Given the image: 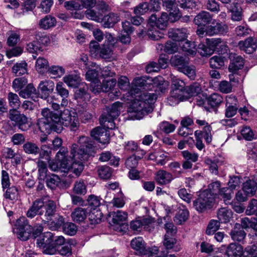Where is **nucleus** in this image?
Here are the masks:
<instances>
[{"label": "nucleus", "mask_w": 257, "mask_h": 257, "mask_svg": "<svg viewBox=\"0 0 257 257\" xmlns=\"http://www.w3.org/2000/svg\"><path fill=\"white\" fill-rule=\"evenodd\" d=\"M51 152V148L49 145H42L40 148L39 152V158L38 160H42V159H45L48 160L50 158V154Z\"/></svg>", "instance_id": "obj_62"}, {"label": "nucleus", "mask_w": 257, "mask_h": 257, "mask_svg": "<svg viewBox=\"0 0 257 257\" xmlns=\"http://www.w3.org/2000/svg\"><path fill=\"white\" fill-rule=\"evenodd\" d=\"M187 31L185 28L172 29L168 32V36L177 42H182L185 40L187 37Z\"/></svg>", "instance_id": "obj_25"}, {"label": "nucleus", "mask_w": 257, "mask_h": 257, "mask_svg": "<svg viewBox=\"0 0 257 257\" xmlns=\"http://www.w3.org/2000/svg\"><path fill=\"white\" fill-rule=\"evenodd\" d=\"M8 118L14 126H17L22 131L28 130V117L16 108L10 109L7 115Z\"/></svg>", "instance_id": "obj_7"}, {"label": "nucleus", "mask_w": 257, "mask_h": 257, "mask_svg": "<svg viewBox=\"0 0 257 257\" xmlns=\"http://www.w3.org/2000/svg\"><path fill=\"white\" fill-rule=\"evenodd\" d=\"M55 87L54 82L50 80H44L40 81L38 86V93L40 92L41 97L46 99L50 94L54 90Z\"/></svg>", "instance_id": "obj_15"}, {"label": "nucleus", "mask_w": 257, "mask_h": 257, "mask_svg": "<svg viewBox=\"0 0 257 257\" xmlns=\"http://www.w3.org/2000/svg\"><path fill=\"white\" fill-rule=\"evenodd\" d=\"M56 90L58 94L62 98L61 106H67L68 104L67 98L69 96V91L65 88L63 82H59L57 83Z\"/></svg>", "instance_id": "obj_29"}, {"label": "nucleus", "mask_w": 257, "mask_h": 257, "mask_svg": "<svg viewBox=\"0 0 257 257\" xmlns=\"http://www.w3.org/2000/svg\"><path fill=\"white\" fill-rule=\"evenodd\" d=\"M37 164L39 174V180L44 181L49 175L47 174L48 169L47 164L44 161L40 160H38Z\"/></svg>", "instance_id": "obj_39"}, {"label": "nucleus", "mask_w": 257, "mask_h": 257, "mask_svg": "<svg viewBox=\"0 0 257 257\" xmlns=\"http://www.w3.org/2000/svg\"><path fill=\"white\" fill-rule=\"evenodd\" d=\"M44 198H41L36 199L33 202L32 206L28 209L27 212L28 217L32 218L36 215L41 216L43 214L42 209L44 207L45 203L44 202Z\"/></svg>", "instance_id": "obj_14"}, {"label": "nucleus", "mask_w": 257, "mask_h": 257, "mask_svg": "<svg viewBox=\"0 0 257 257\" xmlns=\"http://www.w3.org/2000/svg\"><path fill=\"white\" fill-rule=\"evenodd\" d=\"M242 189L248 195H253L256 191V182L249 180L243 183Z\"/></svg>", "instance_id": "obj_50"}, {"label": "nucleus", "mask_w": 257, "mask_h": 257, "mask_svg": "<svg viewBox=\"0 0 257 257\" xmlns=\"http://www.w3.org/2000/svg\"><path fill=\"white\" fill-rule=\"evenodd\" d=\"M28 80L25 77L17 78L13 82V88L16 92H19L27 84Z\"/></svg>", "instance_id": "obj_54"}, {"label": "nucleus", "mask_w": 257, "mask_h": 257, "mask_svg": "<svg viewBox=\"0 0 257 257\" xmlns=\"http://www.w3.org/2000/svg\"><path fill=\"white\" fill-rule=\"evenodd\" d=\"M98 174L102 179H108L112 175V170L108 166H103L100 167L97 170Z\"/></svg>", "instance_id": "obj_58"}, {"label": "nucleus", "mask_w": 257, "mask_h": 257, "mask_svg": "<svg viewBox=\"0 0 257 257\" xmlns=\"http://www.w3.org/2000/svg\"><path fill=\"white\" fill-rule=\"evenodd\" d=\"M185 94L187 95L188 99L190 96H193L198 95L201 91V88L198 83H195L186 88Z\"/></svg>", "instance_id": "obj_51"}, {"label": "nucleus", "mask_w": 257, "mask_h": 257, "mask_svg": "<svg viewBox=\"0 0 257 257\" xmlns=\"http://www.w3.org/2000/svg\"><path fill=\"white\" fill-rule=\"evenodd\" d=\"M243 65L244 62L243 59L241 57L237 56L232 60L228 69L230 72H234L241 69Z\"/></svg>", "instance_id": "obj_56"}, {"label": "nucleus", "mask_w": 257, "mask_h": 257, "mask_svg": "<svg viewBox=\"0 0 257 257\" xmlns=\"http://www.w3.org/2000/svg\"><path fill=\"white\" fill-rule=\"evenodd\" d=\"M8 100L9 106L12 108H18L21 105V101L19 96L13 92L8 94Z\"/></svg>", "instance_id": "obj_47"}, {"label": "nucleus", "mask_w": 257, "mask_h": 257, "mask_svg": "<svg viewBox=\"0 0 257 257\" xmlns=\"http://www.w3.org/2000/svg\"><path fill=\"white\" fill-rule=\"evenodd\" d=\"M99 160L102 162L109 161V163L110 165L114 166L118 165L119 161L118 158L113 156L109 151L101 153L100 154Z\"/></svg>", "instance_id": "obj_35"}, {"label": "nucleus", "mask_w": 257, "mask_h": 257, "mask_svg": "<svg viewBox=\"0 0 257 257\" xmlns=\"http://www.w3.org/2000/svg\"><path fill=\"white\" fill-rule=\"evenodd\" d=\"M102 19V25L106 28H112L120 20L118 16L114 13H109L103 17Z\"/></svg>", "instance_id": "obj_31"}, {"label": "nucleus", "mask_w": 257, "mask_h": 257, "mask_svg": "<svg viewBox=\"0 0 257 257\" xmlns=\"http://www.w3.org/2000/svg\"><path fill=\"white\" fill-rule=\"evenodd\" d=\"M229 12L232 13L231 19L234 21H239L241 20V15L240 11V8L238 3L230 5L227 8Z\"/></svg>", "instance_id": "obj_41"}, {"label": "nucleus", "mask_w": 257, "mask_h": 257, "mask_svg": "<svg viewBox=\"0 0 257 257\" xmlns=\"http://www.w3.org/2000/svg\"><path fill=\"white\" fill-rule=\"evenodd\" d=\"M153 81L152 78L147 76H142L136 78L132 82L134 93L136 91H141L140 89L143 88L145 89L148 85H150Z\"/></svg>", "instance_id": "obj_21"}, {"label": "nucleus", "mask_w": 257, "mask_h": 257, "mask_svg": "<svg viewBox=\"0 0 257 257\" xmlns=\"http://www.w3.org/2000/svg\"><path fill=\"white\" fill-rule=\"evenodd\" d=\"M100 82L92 84L90 86V90L94 93H99L101 91L103 92H108L111 90L116 84V80L111 78L107 80H104L101 84H100Z\"/></svg>", "instance_id": "obj_12"}, {"label": "nucleus", "mask_w": 257, "mask_h": 257, "mask_svg": "<svg viewBox=\"0 0 257 257\" xmlns=\"http://www.w3.org/2000/svg\"><path fill=\"white\" fill-rule=\"evenodd\" d=\"M176 239L173 236H170L168 234H165L163 241L164 245L165 247L169 249H173L175 251L180 250V247L176 246Z\"/></svg>", "instance_id": "obj_45"}, {"label": "nucleus", "mask_w": 257, "mask_h": 257, "mask_svg": "<svg viewBox=\"0 0 257 257\" xmlns=\"http://www.w3.org/2000/svg\"><path fill=\"white\" fill-rule=\"evenodd\" d=\"M41 114L43 117L40 118L37 125L40 131L45 134H50L52 131L60 133L63 127L61 126L60 118L49 109L45 108L42 109Z\"/></svg>", "instance_id": "obj_3"}, {"label": "nucleus", "mask_w": 257, "mask_h": 257, "mask_svg": "<svg viewBox=\"0 0 257 257\" xmlns=\"http://www.w3.org/2000/svg\"><path fill=\"white\" fill-rule=\"evenodd\" d=\"M131 246L135 250L142 254L146 246L145 242L142 237H138L133 239L131 242Z\"/></svg>", "instance_id": "obj_44"}, {"label": "nucleus", "mask_w": 257, "mask_h": 257, "mask_svg": "<svg viewBox=\"0 0 257 257\" xmlns=\"http://www.w3.org/2000/svg\"><path fill=\"white\" fill-rule=\"evenodd\" d=\"M19 94L23 98H31L35 101L39 96L38 91L32 83L26 85L25 87L19 92Z\"/></svg>", "instance_id": "obj_18"}, {"label": "nucleus", "mask_w": 257, "mask_h": 257, "mask_svg": "<svg viewBox=\"0 0 257 257\" xmlns=\"http://www.w3.org/2000/svg\"><path fill=\"white\" fill-rule=\"evenodd\" d=\"M7 44L9 46H14L20 41V36L19 34L12 31L7 33Z\"/></svg>", "instance_id": "obj_57"}, {"label": "nucleus", "mask_w": 257, "mask_h": 257, "mask_svg": "<svg viewBox=\"0 0 257 257\" xmlns=\"http://www.w3.org/2000/svg\"><path fill=\"white\" fill-rule=\"evenodd\" d=\"M170 61L171 65L176 67L179 71L186 64H189L187 57L178 54L172 56Z\"/></svg>", "instance_id": "obj_28"}, {"label": "nucleus", "mask_w": 257, "mask_h": 257, "mask_svg": "<svg viewBox=\"0 0 257 257\" xmlns=\"http://www.w3.org/2000/svg\"><path fill=\"white\" fill-rule=\"evenodd\" d=\"M15 229L17 237L23 241L28 240L33 231V227L25 217H20L17 220Z\"/></svg>", "instance_id": "obj_8"}, {"label": "nucleus", "mask_w": 257, "mask_h": 257, "mask_svg": "<svg viewBox=\"0 0 257 257\" xmlns=\"http://www.w3.org/2000/svg\"><path fill=\"white\" fill-rule=\"evenodd\" d=\"M214 200V196L208 191H203L194 202V206L198 211L202 212L212 207Z\"/></svg>", "instance_id": "obj_10"}, {"label": "nucleus", "mask_w": 257, "mask_h": 257, "mask_svg": "<svg viewBox=\"0 0 257 257\" xmlns=\"http://www.w3.org/2000/svg\"><path fill=\"white\" fill-rule=\"evenodd\" d=\"M179 45L182 50L186 52L187 54L194 55L196 52V45L193 42L188 40H184L180 42Z\"/></svg>", "instance_id": "obj_36"}, {"label": "nucleus", "mask_w": 257, "mask_h": 257, "mask_svg": "<svg viewBox=\"0 0 257 257\" xmlns=\"http://www.w3.org/2000/svg\"><path fill=\"white\" fill-rule=\"evenodd\" d=\"M53 234L50 232H46L40 236L37 239V243L39 246L42 247L48 245L53 242Z\"/></svg>", "instance_id": "obj_34"}, {"label": "nucleus", "mask_w": 257, "mask_h": 257, "mask_svg": "<svg viewBox=\"0 0 257 257\" xmlns=\"http://www.w3.org/2000/svg\"><path fill=\"white\" fill-rule=\"evenodd\" d=\"M47 72L49 75L53 76L54 78L60 77L64 74L65 70L62 66L53 65L48 68Z\"/></svg>", "instance_id": "obj_49"}, {"label": "nucleus", "mask_w": 257, "mask_h": 257, "mask_svg": "<svg viewBox=\"0 0 257 257\" xmlns=\"http://www.w3.org/2000/svg\"><path fill=\"white\" fill-rule=\"evenodd\" d=\"M172 90L170 94V98L171 100L173 97H176L174 103L169 102L171 104H177L181 101L185 100L187 97V95L185 94L186 88L184 82L179 79H174L172 81Z\"/></svg>", "instance_id": "obj_9"}, {"label": "nucleus", "mask_w": 257, "mask_h": 257, "mask_svg": "<svg viewBox=\"0 0 257 257\" xmlns=\"http://www.w3.org/2000/svg\"><path fill=\"white\" fill-rule=\"evenodd\" d=\"M232 217V212L225 208H220L217 213V217L220 222L227 223Z\"/></svg>", "instance_id": "obj_40"}, {"label": "nucleus", "mask_w": 257, "mask_h": 257, "mask_svg": "<svg viewBox=\"0 0 257 257\" xmlns=\"http://www.w3.org/2000/svg\"><path fill=\"white\" fill-rule=\"evenodd\" d=\"M36 70L40 73H43L49 68V62L47 59L43 57H39L35 64Z\"/></svg>", "instance_id": "obj_53"}, {"label": "nucleus", "mask_w": 257, "mask_h": 257, "mask_svg": "<svg viewBox=\"0 0 257 257\" xmlns=\"http://www.w3.org/2000/svg\"><path fill=\"white\" fill-rule=\"evenodd\" d=\"M232 190L229 187H223L220 188L217 196L222 197L224 202L227 204L231 199Z\"/></svg>", "instance_id": "obj_60"}, {"label": "nucleus", "mask_w": 257, "mask_h": 257, "mask_svg": "<svg viewBox=\"0 0 257 257\" xmlns=\"http://www.w3.org/2000/svg\"><path fill=\"white\" fill-rule=\"evenodd\" d=\"M27 71V63L24 61L17 63L12 67V72L16 76L24 75Z\"/></svg>", "instance_id": "obj_38"}, {"label": "nucleus", "mask_w": 257, "mask_h": 257, "mask_svg": "<svg viewBox=\"0 0 257 257\" xmlns=\"http://www.w3.org/2000/svg\"><path fill=\"white\" fill-rule=\"evenodd\" d=\"M174 179L172 174L165 170H160L156 172L155 180L160 185H166L170 183Z\"/></svg>", "instance_id": "obj_20"}, {"label": "nucleus", "mask_w": 257, "mask_h": 257, "mask_svg": "<svg viewBox=\"0 0 257 257\" xmlns=\"http://www.w3.org/2000/svg\"><path fill=\"white\" fill-rule=\"evenodd\" d=\"M145 154L143 151H137L130 156V168H135L138 164V161Z\"/></svg>", "instance_id": "obj_52"}, {"label": "nucleus", "mask_w": 257, "mask_h": 257, "mask_svg": "<svg viewBox=\"0 0 257 257\" xmlns=\"http://www.w3.org/2000/svg\"><path fill=\"white\" fill-rule=\"evenodd\" d=\"M102 214L99 210H93L91 211L88 218L91 224H98L101 222Z\"/></svg>", "instance_id": "obj_55"}, {"label": "nucleus", "mask_w": 257, "mask_h": 257, "mask_svg": "<svg viewBox=\"0 0 257 257\" xmlns=\"http://www.w3.org/2000/svg\"><path fill=\"white\" fill-rule=\"evenodd\" d=\"M153 221L150 218H138L131 222V228L134 231H140L142 228L150 230L149 227L152 226Z\"/></svg>", "instance_id": "obj_16"}, {"label": "nucleus", "mask_w": 257, "mask_h": 257, "mask_svg": "<svg viewBox=\"0 0 257 257\" xmlns=\"http://www.w3.org/2000/svg\"><path fill=\"white\" fill-rule=\"evenodd\" d=\"M163 6L170 12V16L174 17L176 20L181 17V13L177 7L176 0H162Z\"/></svg>", "instance_id": "obj_22"}, {"label": "nucleus", "mask_w": 257, "mask_h": 257, "mask_svg": "<svg viewBox=\"0 0 257 257\" xmlns=\"http://www.w3.org/2000/svg\"><path fill=\"white\" fill-rule=\"evenodd\" d=\"M168 16L165 12H163L159 17L155 14H153L150 17L148 24L152 27H156L157 28L164 30L168 25Z\"/></svg>", "instance_id": "obj_11"}, {"label": "nucleus", "mask_w": 257, "mask_h": 257, "mask_svg": "<svg viewBox=\"0 0 257 257\" xmlns=\"http://www.w3.org/2000/svg\"><path fill=\"white\" fill-rule=\"evenodd\" d=\"M240 226L239 224H235L234 229L230 232L232 239L239 242L242 241L246 236L245 232L242 228H240Z\"/></svg>", "instance_id": "obj_33"}, {"label": "nucleus", "mask_w": 257, "mask_h": 257, "mask_svg": "<svg viewBox=\"0 0 257 257\" xmlns=\"http://www.w3.org/2000/svg\"><path fill=\"white\" fill-rule=\"evenodd\" d=\"M189 216V212L187 209L183 207L180 208L176 214L174 221L176 223L181 224L186 221Z\"/></svg>", "instance_id": "obj_48"}, {"label": "nucleus", "mask_w": 257, "mask_h": 257, "mask_svg": "<svg viewBox=\"0 0 257 257\" xmlns=\"http://www.w3.org/2000/svg\"><path fill=\"white\" fill-rule=\"evenodd\" d=\"M210 23V25L197 29L196 33L200 37H203L206 35L212 36L217 35H224L228 31L227 25L218 22L215 20H212Z\"/></svg>", "instance_id": "obj_6"}, {"label": "nucleus", "mask_w": 257, "mask_h": 257, "mask_svg": "<svg viewBox=\"0 0 257 257\" xmlns=\"http://www.w3.org/2000/svg\"><path fill=\"white\" fill-rule=\"evenodd\" d=\"M79 147L74 144L70 150V156L66 148H62L57 153L56 158L61 171L66 172L71 171L77 176L80 175L83 170L82 161H87L94 153V147L93 141L88 137L81 136L78 140Z\"/></svg>", "instance_id": "obj_1"}, {"label": "nucleus", "mask_w": 257, "mask_h": 257, "mask_svg": "<svg viewBox=\"0 0 257 257\" xmlns=\"http://www.w3.org/2000/svg\"><path fill=\"white\" fill-rule=\"evenodd\" d=\"M181 155L185 160L182 165L184 170L191 169L193 167V163H196L198 160L199 155L197 153L185 150L181 151Z\"/></svg>", "instance_id": "obj_13"}, {"label": "nucleus", "mask_w": 257, "mask_h": 257, "mask_svg": "<svg viewBox=\"0 0 257 257\" xmlns=\"http://www.w3.org/2000/svg\"><path fill=\"white\" fill-rule=\"evenodd\" d=\"M73 192L77 194H83L86 193V187L83 180L76 181L74 185Z\"/></svg>", "instance_id": "obj_64"}, {"label": "nucleus", "mask_w": 257, "mask_h": 257, "mask_svg": "<svg viewBox=\"0 0 257 257\" xmlns=\"http://www.w3.org/2000/svg\"><path fill=\"white\" fill-rule=\"evenodd\" d=\"M54 113L57 115L58 118H60L61 125L62 127L63 125H66L67 123L69 122V119H71V118L73 116V115H72V114L70 113V111L68 109H64L60 113V114H58L56 113Z\"/></svg>", "instance_id": "obj_59"}, {"label": "nucleus", "mask_w": 257, "mask_h": 257, "mask_svg": "<svg viewBox=\"0 0 257 257\" xmlns=\"http://www.w3.org/2000/svg\"><path fill=\"white\" fill-rule=\"evenodd\" d=\"M238 46L241 50L251 54L257 49L256 40L252 37H248L244 41H240Z\"/></svg>", "instance_id": "obj_17"}, {"label": "nucleus", "mask_w": 257, "mask_h": 257, "mask_svg": "<svg viewBox=\"0 0 257 257\" xmlns=\"http://www.w3.org/2000/svg\"><path fill=\"white\" fill-rule=\"evenodd\" d=\"M45 213L42 217V221L44 222H48L52 219L56 215V205L55 202L52 200H48L45 204Z\"/></svg>", "instance_id": "obj_19"}, {"label": "nucleus", "mask_w": 257, "mask_h": 257, "mask_svg": "<svg viewBox=\"0 0 257 257\" xmlns=\"http://www.w3.org/2000/svg\"><path fill=\"white\" fill-rule=\"evenodd\" d=\"M118 38L122 44H127L128 42V22L126 20L122 22V30Z\"/></svg>", "instance_id": "obj_46"}, {"label": "nucleus", "mask_w": 257, "mask_h": 257, "mask_svg": "<svg viewBox=\"0 0 257 257\" xmlns=\"http://www.w3.org/2000/svg\"><path fill=\"white\" fill-rule=\"evenodd\" d=\"M243 253V249L240 244L231 243L226 248L225 254L227 257H241Z\"/></svg>", "instance_id": "obj_23"}, {"label": "nucleus", "mask_w": 257, "mask_h": 257, "mask_svg": "<svg viewBox=\"0 0 257 257\" xmlns=\"http://www.w3.org/2000/svg\"><path fill=\"white\" fill-rule=\"evenodd\" d=\"M96 65V64L95 63H91L90 66L92 67H95V68L89 69L85 74L86 79L91 81L90 86L92 84L94 83H96V85H97V83L99 82L98 80V78L100 75L101 68L99 66Z\"/></svg>", "instance_id": "obj_26"}, {"label": "nucleus", "mask_w": 257, "mask_h": 257, "mask_svg": "<svg viewBox=\"0 0 257 257\" xmlns=\"http://www.w3.org/2000/svg\"><path fill=\"white\" fill-rule=\"evenodd\" d=\"M121 106V103L117 101L106 108V113L102 114L99 118L100 123L107 129L114 128L115 125L113 120L119 115Z\"/></svg>", "instance_id": "obj_5"}, {"label": "nucleus", "mask_w": 257, "mask_h": 257, "mask_svg": "<svg viewBox=\"0 0 257 257\" xmlns=\"http://www.w3.org/2000/svg\"><path fill=\"white\" fill-rule=\"evenodd\" d=\"M63 81L69 87H76L80 83V76L76 74H71L65 76L63 78Z\"/></svg>", "instance_id": "obj_37"}, {"label": "nucleus", "mask_w": 257, "mask_h": 257, "mask_svg": "<svg viewBox=\"0 0 257 257\" xmlns=\"http://www.w3.org/2000/svg\"><path fill=\"white\" fill-rule=\"evenodd\" d=\"M127 218V212L118 210L110 212L107 219L112 229L123 235L128 230V225L125 222Z\"/></svg>", "instance_id": "obj_4"}, {"label": "nucleus", "mask_w": 257, "mask_h": 257, "mask_svg": "<svg viewBox=\"0 0 257 257\" xmlns=\"http://www.w3.org/2000/svg\"><path fill=\"white\" fill-rule=\"evenodd\" d=\"M87 212L84 208L78 207L75 208L71 213V218L73 221L76 223L83 222L86 218Z\"/></svg>", "instance_id": "obj_30"}, {"label": "nucleus", "mask_w": 257, "mask_h": 257, "mask_svg": "<svg viewBox=\"0 0 257 257\" xmlns=\"http://www.w3.org/2000/svg\"><path fill=\"white\" fill-rule=\"evenodd\" d=\"M212 21V18L209 13L202 11L199 13L194 18V21L199 28L205 26L206 24H210Z\"/></svg>", "instance_id": "obj_27"}, {"label": "nucleus", "mask_w": 257, "mask_h": 257, "mask_svg": "<svg viewBox=\"0 0 257 257\" xmlns=\"http://www.w3.org/2000/svg\"><path fill=\"white\" fill-rule=\"evenodd\" d=\"M46 179L47 186L52 189L55 188L60 182L59 177L54 174L49 175Z\"/></svg>", "instance_id": "obj_63"}, {"label": "nucleus", "mask_w": 257, "mask_h": 257, "mask_svg": "<svg viewBox=\"0 0 257 257\" xmlns=\"http://www.w3.org/2000/svg\"><path fill=\"white\" fill-rule=\"evenodd\" d=\"M154 93L130 91V119H141L153 111L152 104L157 99Z\"/></svg>", "instance_id": "obj_2"}, {"label": "nucleus", "mask_w": 257, "mask_h": 257, "mask_svg": "<svg viewBox=\"0 0 257 257\" xmlns=\"http://www.w3.org/2000/svg\"><path fill=\"white\" fill-rule=\"evenodd\" d=\"M196 123L200 126H203L202 131H201L202 134H204V139L207 144L211 142L212 138V127L208 124V123L204 119H197L196 120Z\"/></svg>", "instance_id": "obj_24"}, {"label": "nucleus", "mask_w": 257, "mask_h": 257, "mask_svg": "<svg viewBox=\"0 0 257 257\" xmlns=\"http://www.w3.org/2000/svg\"><path fill=\"white\" fill-rule=\"evenodd\" d=\"M208 102L212 107L219 105L223 101V97L218 93L212 94L207 98Z\"/></svg>", "instance_id": "obj_61"}, {"label": "nucleus", "mask_w": 257, "mask_h": 257, "mask_svg": "<svg viewBox=\"0 0 257 257\" xmlns=\"http://www.w3.org/2000/svg\"><path fill=\"white\" fill-rule=\"evenodd\" d=\"M23 150L27 154L37 155L39 151V147L35 143L31 142H26L23 146Z\"/></svg>", "instance_id": "obj_43"}, {"label": "nucleus", "mask_w": 257, "mask_h": 257, "mask_svg": "<svg viewBox=\"0 0 257 257\" xmlns=\"http://www.w3.org/2000/svg\"><path fill=\"white\" fill-rule=\"evenodd\" d=\"M57 21L55 17L51 15H47L40 20L39 25L41 28L47 30L54 27Z\"/></svg>", "instance_id": "obj_32"}, {"label": "nucleus", "mask_w": 257, "mask_h": 257, "mask_svg": "<svg viewBox=\"0 0 257 257\" xmlns=\"http://www.w3.org/2000/svg\"><path fill=\"white\" fill-rule=\"evenodd\" d=\"M241 225L243 228H251L257 231V218L244 217L241 220Z\"/></svg>", "instance_id": "obj_42"}]
</instances>
